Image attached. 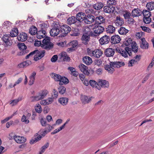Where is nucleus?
Masks as SVG:
<instances>
[{
  "mask_svg": "<svg viewBox=\"0 0 154 154\" xmlns=\"http://www.w3.org/2000/svg\"><path fill=\"white\" fill-rule=\"evenodd\" d=\"M48 91L46 90H44L38 92L37 94L30 97L31 102L37 101L45 98L48 94Z\"/></svg>",
  "mask_w": 154,
  "mask_h": 154,
  "instance_id": "2",
  "label": "nucleus"
},
{
  "mask_svg": "<svg viewBox=\"0 0 154 154\" xmlns=\"http://www.w3.org/2000/svg\"><path fill=\"white\" fill-rule=\"evenodd\" d=\"M116 51L119 53L121 56L124 57H128V54L130 56L132 55V51L131 48L128 47L125 48L124 49L117 48L116 49Z\"/></svg>",
  "mask_w": 154,
  "mask_h": 154,
  "instance_id": "4",
  "label": "nucleus"
},
{
  "mask_svg": "<svg viewBox=\"0 0 154 154\" xmlns=\"http://www.w3.org/2000/svg\"><path fill=\"white\" fill-rule=\"evenodd\" d=\"M35 109L36 112L40 113L42 112V109L41 106L38 103L36 104L35 106Z\"/></svg>",
  "mask_w": 154,
  "mask_h": 154,
  "instance_id": "42",
  "label": "nucleus"
},
{
  "mask_svg": "<svg viewBox=\"0 0 154 154\" xmlns=\"http://www.w3.org/2000/svg\"><path fill=\"white\" fill-rule=\"evenodd\" d=\"M82 39L83 43L86 44L89 41L90 35L86 34H84L82 36Z\"/></svg>",
  "mask_w": 154,
  "mask_h": 154,
  "instance_id": "27",
  "label": "nucleus"
},
{
  "mask_svg": "<svg viewBox=\"0 0 154 154\" xmlns=\"http://www.w3.org/2000/svg\"><path fill=\"white\" fill-rule=\"evenodd\" d=\"M97 5V10H100L103 6V3L100 2H98Z\"/></svg>",
  "mask_w": 154,
  "mask_h": 154,
  "instance_id": "58",
  "label": "nucleus"
},
{
  "mask_svg": "<svg viewBox=\"0 0 154 154\" xmlns=\"http://www.w3.org/2000/svg\"><path fill=\"white\" fill-rule=\"evenodd\" d=\"M104 31L103 27L100 26H97V35H100Z\"/></svg>",
  "mask_w": 154,
  "mask_h": 154,
  "instance_id": "40",
  "label": "nucleus"
},
{
  "mask_svg": "<svg viewBox=\"0 0 154 154\" xmlns=\"http://www.w3.org/2000/svg\"><path fill=\"white\" fill-rule=\"evenodd\" d=\"M47 102V105L51 103L54 101V98L49 97L48 99H46Z\"/></svg>",
  "mask_w": 154,
  "mask_h": 154,
  "instance_id": "60",
  "label": "nucleus"
},
{
  "mask_svg": "<svg viewBox=\"0 0 154 154\" xmlns=\"http://www.w3.org/2000/svg\"><path fill=\"white\" fill-rule=\"evenodd\" d=\"M22 96H19L17 98L11 100L9 102V104L12 106L16 105L18 104L19 102L22 100Z\"/></svg>",
  "mask_w": 154,
  "mask_h": 154,
  "instance_id": "14",
  "label": "nucleus"
},
{
  "mask_svg": "<svg viewBox=\"0 0 154 154\" xmlns=\"http://www.w3.org/2000/svg\"><path fill=\"white\" fill-rule=\"evenodd\" d=\"M123 16L125 19H128L131 15L130 13L128 11H126L125 13L123 14Z\"/></svg>",
  "mask_w": 154,
  "mask_h": 154,
  "instance_id": "56",
  "label": "nucleus"
},
{
  "mask_svg": "<svg viewBox=\"0 0 154 154\" xmlns=\"http://www.w3.org/2000/svg\"><path fill=\"white\" fill-rule=\"evenodd\" d=\"M150 75V73L147 74L143 79L142 81V83H144L146 81H147L148 79L149 78V76Z\"/></svg>",
  "mask_w": 154,
  "mask_h": 154,
  "instance_id": "61",
  "label": "nucleus"
},
{
  "mask_svg": "<svg viewBox=\"0 0 154 154\" xmlns=\"http://www.w3.org/2000/svg\"><path fill=\"white\" fill-rule=\"evenodd\" d=\"M87 51L88 55L90 56L96 57V51H93L89 48L88 49Z\"/></svg>",
  "mask_w": 154,
  "mask_h": 154,
  "instance_id": "41",
  "label": "nucleus"
},
{
  "mask_svg": "<svg viewBox=\"0 0 154 154\" xmlns=\"http://www.w3.org/2000/svg\"><path fill=\"white\" fill-rule=\"evenodd\" d=\"M140 55H137L133 59L135 61V62L137 63L140 59Z\"/></svg>",
  "mask_w": 154,
  "mask_h": 154,
  "instance_id": "62",
  "label": "nucleus"
},
{
  "mask_svg": "<svg viewBox=\"0 0 154 154\" xmlns=\"http://www.w3.org/2000/svg\"><path fill=\"white\" fill-rule=\"evenodd\" d=\"M42 27V30L38 32L36 34V36L38 38L41 39L43 38L45 36L46 32L43 29H45L47 26L45 23H42L40 25Z\"/></svg>",
  "mask_w": 154,
  "mask_h": 154,
  "instance_id": "7",
  "label": "nucleus"
},
{
  "mask_svg": "<svg viewBox=\"0 0 154 154\" xmlns=\"http://www.w3.org/2000/svg\"><path fill=\"white\" fill-rule=\"evenodd\" d=\"M68 101V98L66 97H61L58 100L59 102L63 106L66 105Z\"/></svg>",
  "mask_w": 154,
  "mask_h": 154,
  "instance_id": "29",
  "label": "nucleus"
},
{
  "mask_svg": "<svg viewBox=\"0 0 154 154\" xmlns=\"http://www.w3.org/2000/svg\"><path fill=\"white\" fill-rule=\"evenodd\" d=\"M93 98V97H92L88 98L87 96L84 95L82 96L81 99L83 103L86 104L88 103Z\"/></svg>",
  "mask_w": 154,
  "mask_h": 154,
  "instance_id": "23",
  "label": "nucleus"
},
{
  "mask_svg": "<svg viewBox=\"0 0 154 154\" xmlns=\"http://www.w3.org/2000/svg\"><path fill=\"white\" fill-rule=\"evenodd\" d=\"M128 32V30L124 27H121L118 30L119 33L121 35H125Z\"/></svg>",
  "mask_w": 154,
  "mask_h": 154,
  "instance_id": "37",
  "label": "nucleus"
},
{
  "mask_svg": "<svg viewBox=\"0 0 154 154\" xmlns=\"http://www.w3.org/2000/svg\"><path fill=\"white\" fill-rule=\"evenodd\" d=\"M97 85H98V87L97 86V89L100 90L101 88L99 86H100L101 88H108L109 86V83L107 81L100 79L98 80V83L97 82Z\"/></svg>",
  "mask_w": 154,
  "mask_h": 154,
  "instance_id": "6",
  "label": "nucleus"
},
{
  "mask_svg": "<svg viewBox=\"0 0 154 154\" xmlns=\"http://www.w3.org/2000/svg\"><path fill=\"white\" fill-rule=\"evenodd\" d=\"M115 53L114 50L112 48H107L105 51V54L107 57H113Z\"/></svg>",
  "mask_w": 154,
  "mask_h": 154,
  "instance_id": "15",
  "label": "nucleus"
},
{
  "mask_svg": "<svg viewBox=\"0 0 154 154\" xmlns=\"http://www.w3.org/2000/svg\"><path fill=\"white\" fill-rule=\"evenodd\" d=\"M14 139L16 142L18 143H24L26 141V139L24 137L17 135H14Z\"/></svg>",
  "mask_w": 154,
  "mask_h": 154,
  "instance_id": "11",
  "label": "nucleus"
},
{
  "mask_svg": "<svg viewBox=\"0 0 154 154\" xmlns=\"http://www.w3.org/2000/svg\"><path fill=\"white\" fill-rule=\"evenodd\" d=\"M58 59L57 55H54L52 57L51 59V61L52 62H55Z\"/></svg>",
  "mask_w": 154,
  "mask_h": 154,
  "instance_id": "63",
  "label": "nucleus"
},
{
  "mask_svg": "<svg viewBox=\"0 0 154 154\" xmlns=\"http://www.w3.org/2000/svg\"><path fill=\"white\" fill-rule=\"evenodd\" d=\"M10 37L8 35H5L2 37V39L4 42L3 43L4 45L7 46H10L11 45V43L9 39Z\"/></svg>",
  "mask_w": 154,
  "mask_h": 154,
  "instance_id": "17",
  "label": "nucleus"
},
{
  "mask_svg": "<svg viewBox=\"0 0 154 154\" xmlns=\"http://www.w3.org/2000/svg\"><path fill=\"white\" fill-rule=\"evenodd\" d=\"M78 44V41L76 40H73L70 42L67 45V46L69 47L67 49V51L70 52L74 51Z\"/></svg>",
  "mask_w": 154,
  "mask_h": 154,
  "instance_id": "9",
  "label": "nucleus"
},
{
  "mask_svg": "<svg viewBox=\"0 0 154 154\" xmlns=\"http://www.w3.org/2000/svg\"><path fill=\"white\" fill-rule=\"evenodd\" d=\"M41 47L45 49L49 50L53 48V44L50 42L49 38L46 37L42 41Z\"/></svg>",
  "mask_w": 154,
  "mask_h": 154,
  "instance_id": "5",
  "label": "nucleus"
},
{
  "mask_svg": "<svg viewBox=\"0 0 154 154\" xmlns=\"http://www.w3.org/2000/svg\"><path fill=\"white\" fill-rule=\"evenodd\" d=\"M49 145V143H47L43 146L41 148L39 154H42L45 151V149L48 147Z\"/></svg>",
  "mask_w": 154,
  "mask_h": 154,
  "instance_id": "39",
  "label": "nucleus"
},
{
  "mask_svg": "<svg viewBox=\"0 0 154 154\" xmlns=\"http://www.w3.org/2000/svg\"><path fill=\"white\" fill-rule=\"evenodd\" d=\"M115 23L117 26H120L124 23L123 19L119 16L116 17Z\"/></svg>",
  "mask_w": 154,
  "mask_h": 154,
  "instance_id": "24",
  "label": "nucleus"
},
{
  "mask_svg": "<svg viewBox=\"0 0 154 154\" xmlns=\"http://www.w3.org/2000/svg\"><path fill=\"white\" fill-rule=\"evenodd\" d=\"M106 32L107 33L112 34L115 31V27L112 25H109L106 28Z\"/></svg>",
  "mask_w": 154,
  "mask_h": 154,
  "instance_id": "31",
  "label": "nucleus"
},
{
  "mask_svg": "<svg viewBox=\"0 0 154 154\" xmlns=\"http://www.w3.org/2000/svg\"><path fill=\"white\" fill-rule=\"evenodd\" d=\"M89 85H91L92 88H96V82L93 80H90L89 82Z\"/></svg>",
  "mask_w": 154,
  "mask_h": 154,
  "instance_id": "51",
  "label": "nucleus"
},
{
  "mask_svg": "<svg viewBox=\"0 0 154 154\" xmlns=\"http://www.w3.org/2000/svg\"><path fill=\"white\" fill-rule=\"evenodd\" d=\"M141 42L140 44V47L142 49H146L149 48V44L146 41L144 38H142L141 39Z\"/></svg>",
  "mask_w": 154,
  "mask_h": 154,
  "instance_id": "16",
  "label": "nucleus"
},
{
  "mask_svg": "<svg viewBox=\"0 0 154 154\" xmlns=\"http://www.w3.org/2000/svg\"><path fill=\"white\" fill-rule=\"evenodd\" d=\"M51 77L54 78L56 81H61V79L62 77L60 75L56 74L54 73H52L51 75Z\"/></svg>",
  "mask_w": 154,
  "mask_h": 154,
  "instance_id": "30",
  "label": "nucleus"
},
{
  "mask_svg": "<svg viewBox=\"0 0 154 154\" xmlns=\"http://www.w3.org/2000/svg\"><path fill=\"white\" fill-rule=\"evenodd\" d=\"M87 16L88 18V20H89L91 23L94 21V16L88 14L87 15Z\"/></svg>",
  "mask_w": 154,
  "mask_h": 154,
  "instance_id": "53",
  "label": "nucleus"
},
{
  "mask_svg": "<svg viewBox=\"0 0 154 154\" xmlns=\"http://www.w3.org/2000/svg\"><path fill=\"white\" fill-rule=\"evenodd\" d=\"M103 54V51L100 49H97V58L100 57Z\"/></svg>",
  "mask_w": 154,
  "mask_h": 154,
  "instance_id": "59",
  "label": "nucleus"
},
{
  "mask_svg": "<svg viewBox=\"0 0 154 154\" xmlns=\"http://www.w3.org/2000/svg\"><path fill=\"white\" fill-rule=\"evenodd\" d=\"M61 59L64 61H68L70 60V58L68 57L66 52H63L61 53Z\"/></svg>",
  "mask_w": 154,
  "mask_h": 154,
  "instance_id": "25",
  "label": "nucleus"
},
{
  "mask_svg": "<svg viewBox=\"0 0 154 154\" xmlns=\"http://www.w3.org/2000/svg\"><path fill=\"white\" fill-rule=\"evenodd\" d=\"M27 38V36L25 33L22 32L17 36V39L19 41L23 42L26 41Z\"/></svg>",
  "mask_w": 154,
  "mask_h": 154,
  "instance_id": "22",
  "label": "nucleus"
},
{
  "mask_svg": "<svg viewBox=\"0 0 154 154\" xmlns=\"http://www.w3.org/2000/svg\"><path fill=\"white\" fill-rule=\"evenodd\" d=\"M110 40L109 36L104 35L99 39V42L102 45L107 44L109 42Z\"/></svg>",
  "mask_w": 154,
  "mask_h": 154,
  "instance_id": "13",
  "label": "nucleus"
},
{
  "mask_svg": "<svg viewBox=\"0 0 154 154\" xmlns=\"http://www.w3.org/2000/svg\"><path fill=\"white\" fill-rule=\"evenodd\" d=\"M147 9L149 11H152L154 9V2H150L147 3L146 5Z\"/></svg>",
  "mask_w": 154,
  "mask_h": 154,
  "instance_id": "33",
  "label": "nucleus"
},
{
  "mask_svg": "<svg viewBox=\"0 0 154 154\" xmlns=\"http://www.w3.org/2000/svg\"><path fill=\"white\" fill-rule=\"evenodd\" d=\"M132 52L137 53L138 51V48L137 44L135 42H133L131 45Z\"/></svg>",
  "mask_w": 154,
  "mask_h": 154,
  "instance_id": "34",
  "label": "nucleus"
},
{
  "mask_svg": "<svg viewBox=\"0 0 154 154\" xmlns=\"http://www.w3.org/2000/svg\"><path fill=\"white\" fill-rule=\"evenodd\" d=\"M29 32L32 35H35L38 32L37 28L34 27L32 28H31L29 30Z\"/></svg>",
  "mask_w": 154,
  "mask_h": 154,
  "instance_id": "46",
  "label": "nucleus"
},
{
  "mask_svg": "<svg viewBox=\"0 0 154 154\" xmlns=\"http://www.w3.org/2000/svg\"><path fill=\"white\" fill-rule=\"evenodd\" d=\"M45 53V52L44 51H39L38 50H35L27 55L26 57V59H27L29 57L34 55V60L37 61L44 57Z\"/></svg>",
  "mask_w": 154,
  "mask_h": 154,
  "instance_id": "3",
  "label": "nucleus"
},
{
  "mask_svg": "<svg viewBox=\"0 0 154 154\" xmlns=\"http://www.w3.org/2000/svg\"><path fill=\"white\" fill-rule=\"evenodd\" d=\"M66 90V88L63 86H60L58 88L59 92L61 94H63L65 92Z\"/></svg>",
  "mask_w": 154,
  "mask_h": 154,
  "instance_id": "48",
  "label": "nucleus"
},
{
  "mask_svg": "<svg viewBox=\"0 0 154 154\" xmlns=\"http://www.w3.org/2000/svg\"><path fill=\"white\" fill-rule=\"evenodd\" d=\"M31 64V62L30 60H27L20 64L19 66L20 67H22V66L25 67L28 66Z\"/></svg>",
  "mask_w": 154,
  "mask_h": 154,
  "instance_id": "35",
  "label": "nucleus"
},
{
  "mask_svg": "<svg viewBox=\"0 0 154 154\" xmlns=\"http://www.w3.org/2000/svg\"><path fill=\"white\" fill-rule=\"evenodd\" d=\"M105 21L104 18L102 16L97 17V25L100 24L104 23Z\"/></svg>",
  "mask_w": 154,
  "mask_h": 154,
  "instance_id": "38",
  "label": "nucleus"
},
{
  "mask_svg": "<svg viewBox=\"0 0 154 154\" xmlns=\"http://www.w3.org/2000/svg\"><path fill=\"white\" fill-rule=\"evenodd\" d=\"M47 125L46 130H47V131L48 132H50L54 128L53 126H51L49 124H48Z\"/></svg>",
  "mask_w": 154,
  "mask_h": 154,
  "instance_id": "57",
  "label": "nucleus"
},
{
  "mask_svg": "<svg viewBox=\"0 0 154 154\" xmlns=\"http://www.w3.org/2000/svg\"><path fill=\"white\" fill-rule=\"evenodd\" d=\"M116 4V1L115 0H108L107 1L108 5H115Z\"/></svg>",
  "mask_w": 154,
  "mask_h": 154,
  "instance_id": "54",
  "label": "nucleus"
},
{
  "mask_svg": "<svg viewBox=\"0 0 154 154\" xmlns=\"http://www.w3.org/2000/svg\"><path fill=\"white\" fill-rule=\"evenodd\" d=\"M18 48L21 50V51L18 53L19 56H22L26 54L28 52V51L26 50L27 47L23 43H19L17 45Z\"/></svg>",
  "mask_w": 154,
  "mask_h": 154,
  "instance_id": "8",
  "label": "nucleus"
},
{
  "mask_svg": "<svg viewBox=\"0 0 154 154\" xmlns=\"http://www.w3.org/2000/svg\"><path fill=\"white\" fill-rule=\"evenodd\" d=\"M11 22L8 21H6L4 22L2 25L4 28H7L11 26Z\"/></svg>",
  "mask_w": 154,
  "mask_h": 154,
  "instance_id": "47",
  "label": "nucleus"
},
{
  "mask_svg": "<svg viewBox=\"0 0 154 154\" xmlns=\"http://www.w3.org/2000/svg\"><path fill=\"white\" fill-rule=\"evenodd\" d=\"M142 13L144 17H150L151 15V13L147 10H143Z\"/></svg>",
  "mask_w": 154,
  "mask_h": 154,
  "instance_id": "43",
  "label": "nucleus"
},
{
  "mask_svg": "<svg viewBox=\"0 0 154 154\" xmlns=\"http://www.w3.org/2000/svg\"><path fill=\"white\" fill-rule=\"evenodd\" d=\"M83 62L87 65H90L92 62V59L88 56H85L83 58Z\"/></svg>",
  "mask_w": 154,
  "mask_h": 154,
  "instance_id": "28",
  "label": "nucleus"
},
{
  "mask_svg": "<svg viewBox=\"0 0 154 154\" xmlns=\"http://www.w3.org/2000/svg\"><path fill=\"white\" fill-rule=\"evenodd\" d=\"M61 82H63L64 84H67L69 82V80L66 77L64 76L62 77L61 79V81L60 82V84L62 85Z\"/></svg>",
  "mask_w": 154,
  "mask_h": 154,
  "instance_id": "44",
  "label": "nucleus"
},
{
  "mask_svg": "<svg viewBox=\"0 0 154 154\" xmlns=\"http://www.w3.org/2000/svg\"><path fill=\"white\" fill-rule=\"evenodd\" d=\"M21 121L25 124H28L29 122V120L27 117L24 115H23L21 118Z\"/></svg>",
  "mask_w": 154,
  "mask_h": 154,
  "instance_id": "49",
  "label": "nucleus"
},
{
  "mask_svg": "<svg viewBox=\"0 0 154 154\" xmlns=\"http://www.w3.org/2000/svg\"><path fill=\"white\" fill-rule=\"evenodd\" d=\"M79 67L80 70L85 75H89V70L88 69L87 66L83 64H80Z\"/></svg>",
  "mask_w": 154,
  "mask_h": 154,
  "instance_id": "10",
  "label": "nucleus"
},
{
  "mask_svg": "<svg viewBox=\"0 0 154 154\" xmlns=\"http://www.w3.org/2000/svg\"><path fill=\"white\" fill-rule=\"evenodd\" d=\"M61 29V32L64 34H67L71 31V28L67 25L63 26Z\"/></svg>",
  "mask_w": 154,
  "mask_h": 154,
  "instance_id": "19",
  "label": "nucleus"
},
{
  "mask_svg": "<svg viewBox=\"0 0 154 154\" xmlns=\"http://www.w3.org/2000/svg\"><path fill=\"white\" fill-rule=\"evenodd\" d=\"M86 17V15L85 13L80 12L78 13L76 16V20L80 22L83 21Z\"/></svg>",
  "mask_w": 154,
  "mask_h": 154,
  "instance_id": "21",
  "label": "nucleus"
},
{
  "mask_svg": "<svg viewBox=\"0 0 154 154\" xmlns=\"http://www.w3.org/2000/svg\"><path fill=\"white\" fill-rule=\"evenodd\" d=\"M121 39L118 35L112 36L111 38V42L112 44H116L120 42Z\"/></svg>",
  "mask_w": 154,
  "mask_h": 154,
  "instance_id": "18",
  "label": "nucleus"
},
{
  "mask_svg": "<svg viewBox=\"0 0 154 154\" xmlns=\"http://www.w3.org/2000/svg\"><path fill=\"white\" fill-rule=\"evenodd\" d=\"M78 30L77 29H74L71 31V35L73 36H76L79 35Z\"/></svg>",
  "mask_w": 154,
  "mask_h": 154,
  "instance_id": "45",
  "label": "nucleus"
},
{
  "mask_svg": "<svg viewBox=\"0 0 154 154\" xmlns=\"http://www.w3.org/2000/svg\"><path fill=\"white\" fill-rule=\"evenodd\" d=\"M39 133L42 136L44 137L46 134L48 133L47 130H45L44 131H39Z\"/></svg>",
  "mask_w": 154,
  "mask_h": 154,
  "instance_id": "64",
  "label": "nucleus"
},
{
  "mask_svg": "<svg viewBox=\"0 0 154 154\" xmlns=\"http://www.w3.org/2000/svg\"><path fill=\"white\" fill-rule=\"evenodd\" d=\"M104 11L106 13L111 14L113 13L115 10L114 7L111 5L105 6L103 8Z\"/></svg>",
  "mask_w": 154,
  "mask_h": 154,
  "instance_id": "12",
  "label": "nucleus"
},
{
  "mask_svg": "<svg viewBox=\"0 0 154 154\" xmlns=\"http://www.w3.org/2000/svg\"><path fill=\"white\" fill-rule=\"evenodd\" d=\"M140 27L143 31L147 32H150L151 31V30L150 29L146 27L141 26Z\"/></svg>",
  "mask_w": 154,
  "mask_h": 154,
  "instance_id": "55",
  "label": "nucleus"
},
{
  "mask_svg": "<svg viewBox=\"0 0 154 154\" xmlns=\"http://www.w3.org/2000/svg\"><path fill=\"white\" fill-rule=\"evenodd\" d=\"M76 19L74 16L69 17L67 20V22L69 24L74 23L76 21Z\"/></svg>",
  "mask_w": 154,
  "mask_h": 154,
  "instance_id": "36",
  "label": "nucleus"
},
{
  "mask_svg": "<svg viewBox=\"0 0 154 154\" xmlns=\"http://www.w3.org/2000/svg\"><path fill=\"white\" fill-rule=\"evenodd\" d=\"M131 14L133 17H138L141 15L142 12L138 9H134L132 10Z\"/></svg>",
  "mask_w": 154,
  "mask_h": 154,
  "instance_id": "26",
  "label": "nucleus"
},
{
  "mask_svg": "<svg viewBox=\"0 0 154 154\" xmlns=\"http://www.w3.org/2000/svg\"><path fill=\"white\" fill-rule=\"evenodd\" d=\"M60 32L59 29L57 27H55L51 29L50 34L51 36L54 37L57 36L59 34Z\"/></svg>",
  "mask_w": 154,
  "mask_h": 154,
  "instance_id": "20",
  "label": "nucleus"
},
{
  "mask_svg": "<svg viewBox=\"0 0 154 154\" xmlns=\"http://www.w3.org/2000/svg\"><path fill=\"white\" fill-rule=\"evenodd\" d=\"M63 129V128H62V127L61 126L60 127H59V128L55 129L53 132H52L51 133V134H56L59 132V131H61Z\"/></svg>",
  "mask_w": 154,
  "mask_h": 154,
  "instance_id": "52",
  "label": "nucleus"
},
{
  "mask_svg": "<svg viewBox=\"0 0 154 154\" xmlns=\"http://www.w3.org/2000/svg\"><path fill=\"white\" fill-rule=\"evenodd\" d=\"M18 31L17 28L13 29L11 31L10 33V35L11 37H16L18 35Z\"/></svg>",
  "mask_w": 154,
  "mask_h": 154,
  "instance_id": "32",
  "label": "nucleus"
},
{
  "mask_svg": "<svg viewBox=\"0 0 154 154\" xmlns=\"http://www.w3.org/2000/svg\"><path fill=\"white\" fill-rule=\"evenodd\" d=\"M125 65L124 62L122 61H115L110 62L109 65L105 66V69L111 74L115 70L113 68H119Z\"/></svg>",
  "mask_w": 154,
  "mask_h": 154,
  "instance_id": "1",
  "label": "nucleus"
},
{
  "mask_svg": "<svg viewBox=\"0 0 154 154\" xmlns=\"http://www.w3.org/2000/svg\"><path fill=\"white\" fill-rule=\"evenodd\" d=\"M151 20V18L150 17H144L143 21L146 24L149 23Z\"/></svg>",
  "mask_w": 154,
  "mask_h": 154,
  "instance_id": "50",
  "label": "nucleus"
}]
</instances>
